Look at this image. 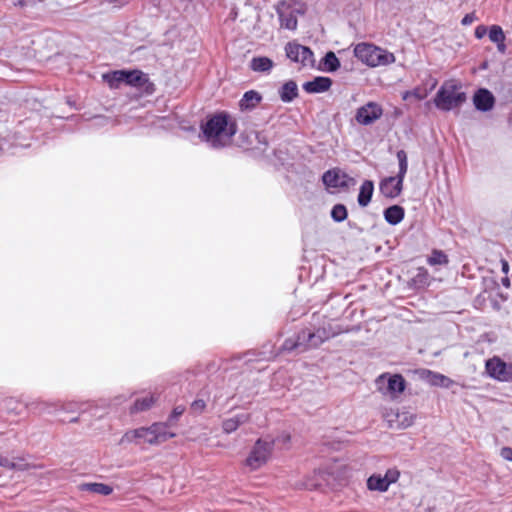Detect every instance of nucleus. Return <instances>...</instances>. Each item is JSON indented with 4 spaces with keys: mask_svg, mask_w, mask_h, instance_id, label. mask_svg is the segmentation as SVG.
<instances>
[{
    "mask_svg": "<svg viewBox=\"0 0 512 512\" xmlns=\"http://www.w3.org/2000/svg\"><path fill=\"white\" fill-rule=\"evenodd\" d=\"M238 127L234 119L225 112L208 116L201 124L200 139L210 148L221 149L231 145Z\"/></svg>",
    "mask_w": 512,
    "mask_h": 512,
    "instance_id": "obj_1",
    "label": "nucleus"
},
{
    "mask_svg": "<svg viewBox=\"0 0 512 512\" xmlns=\"http://www.w3.org/2000/svg\"><path fill=\"white\" fill-rule=\"evenodd\" d=\"M173 432L168 431V424L154 423L150 427H141L127 431L121 438L120 443H139L141 440L149 444H160L174 437Z\"/></svg>",
    "mask_w": 512,
    "mask_h": 512,
    "instance_id": "obj_2",
    "label": "nucleus"
},
{
    "mask_svg": "<svg viewBox=\"0 0 512 512\" xmlns=\"http://www.w3.org/2000/svg\"><path fill=\"white\" fill-rule=\"evenodd\" d=\"M466 93L461 90V86L455 81H445L434 98V105L437 109L448 112L458 109L466 101Z\"/></svg>",
    "mask_w": 512,
    "mask_h": 512,
    "instance_id": "obj_3",
    "label": "nucleus"
},
{
    "mask_svg": "<svg viewBox=\"0 0 512 512\" xmlns=\"http://www.w3.org/2000/svg\"><path fill=\"white\" fill-rule=\"evenodd\" d=\"M397 159L399 162L398 174L384 178L379 184L381 194L390 199H394L401 194L403 181L408 170L407 154L404 150L397 152Z\"/></svg>",
    "mask_w": 512,
    "mask_h": 512,
    "instance_id": "obj_4",
    "label": "nucleus"
},
{
    "mask_svg": "<svg viewBox=\"0 0 512 512\" xmlns=\"http://www.w3.org/2000/svg\"><path fill=\"white\" fill-rule=\"evenodd\" d=\"M354 55L371 67L385 66L395 61L392 53L368 43L357 44L354 48Z\"/></svg>",
    "mask_w": 512,
    "mask_h": 512,
    "instance_id": "obj_5",
    "label": "nucleus"
},
{
    "mask_svg": "<svg viewBox=\"0 0 512 512\" xmlns=\"http://www.w3.org/2000/svg\"><path fill=\"white\" fill-rule=\"evenodd\" d=\"M304 12V5L297 2L282 1L277 6L280 25L288 30H295L297 28V16L304 14Z\"/></svg>",
    "mask_w": 512,
    "mask_h": 512,
    "instance_id": "obj_6",
    "label": "nucleus"
},
{
    "mask_svg": "<svg viewBox=\"0 0 512 512\" xmlns=\"http://www.w3.org/2000/svg\"><path fill=\"white\" fill-rule=\"evenodd\" d=\"M274 441L258 439L248 455L245 463L251 470H256L263 466L269 459Z\"/></svg>",
    "mask_w": 512,
    "mask_h": 512,
    "instance_id": "obj_7",
    "label": "nucleus"
},
{
    "mask_svg": "<svg viewBox=\"0 0 512 512\" xmlns=\"http://www.w3.org/2000/svg\"><path fill=\"white\" fill-rule=\"evenodd\" d=\"M376 385L378 390L384 394L389 395L392 398H396L399 394H401L405 389V380L399 375H380L376 379Z\"/></svg>",
    "mask_w": 512,
    "mask_h": 512,
    "instance_id": "obj_8",
    "label": "nucleus"
},
{
    "mask_svg": "<svg viewBox=\"0 0 512 512\" xmlns=\"http://www.w3.org/2000/svg\"><path fill=\"white\" fill-rule=\"evenodd\" d=\"M485 367L490 377L501 382H512V362L494 356L486 361Z\"/></svg>",
    "mask_w": 512,
    "mask_h": 512,
    "instance_id": "obj_9",
    "label": "nucleus"
},
{
    "mask_svg": "<svg viewBox=\"0 0 512 512\" xmlns=\"http://www.w3.org/2000/svg\"><path fill=\"white\" fill-rule=\"evenodd\" d=\"M299 333L304 351L320 346L324 341L335 335L334 332L326 327H320L316 330L304 329Z\"/></svg>",
    "mask_w": 512,
    "mask_h": 512,
    "instance_id": "obj_10",
    "label": "nucleus"
},
{
    "mask_svg": "<svg viewBox=\"0 0 512 512\" xmlns=\"http://www.w3.org/2000/svg\"><path fill=\"white\" fill-rule=\"evenodd\" d=\"M286 56L294 62L300 63L303 66H313L314 56L310 48L300 45L295 42H289L285 46Z\"/></svg>",
    "mask_w": 512,
    "mask_h": 512,
    "instance_id": "obj_11",
    "label": "nucleus"
},
{
    "mask_svg": "<svg viewBox=\"0 0 512 512\" xmlns=\"http://www.w3.org/2000/svg\"><path fill=\"white\" fill-rule=\"evenodd\" d=\"M383 114L382 107L376 102H368L359 107L355 119L361 125H370L378 120Z\"/></svg>",
    "mask_w": 512,
    "mask_h": 512,
    "instance_id": "obj_12",
    "label": "nucleus"
},
{
    "mask_svg": "<svg viewBox=\"0 0 512 512\" xmlns=\"http://www.w3.org/2000/svg\"><path fill=\"white\" fill-rule=\"evenodd\" d=\"M322 180L327 187L331 188H348L355 184L354 178L339 169L326 171Z\"/></svg>",
    "mask_w": 512,
    "mask_h": 512,
    "instance_id": "obj_13",
    "label": "nucleus"
},
{
    "mask_svg": "<svg viewBox=\"0 0 512 512\" xmlns=\"http://www.w3.org/2000/svg\"><path fill=\"white\" fill-rule=\"evenodd\" d=\"M473 103L477 110L487 112L494 107L495 98L488 89L480 88L473 96Z\"/></svg>",
    "mask_w": 512,
    "mask_h": 512,
    "instance_id": "obj_14",
    "label": "nucleus"
},
{
    "mask_svg": "<svg viewBox=\"0 0 512 512\" xmlns=\"http://www.w3.org/2000/svg\"><path fill=\"white\" fill-rule=\"evenodd\" d=\"M385 418L389 422L391 427L405 429L410 427L415 420V416L407 411L397 413H386Z\"/></svg>",
    "mask_w": 512,
    "mask_h": 512,
    "instance_id": "obj_15",
    "label": "nucleus"
},
{
    "mask_svg": "<svg viewBox=\"0 0 512 512\" xmlns=\"http://www.w3.org/2000/svg\"><path fill=\"white\" fill-rule=\"evenodd\" d=\"M332 85V80L329 77L318 76L313 80L305 82L303 89L309 94L323 93Z\"/></svg>",
    "mask_w": 512,
    "mask_h": 512,
    "instance_id": "obj_16",
    "label": "nucleus"
},
{
    "mask_svg": "<svg viewBox=\"0 0 512 512\" xmlns=\"http://www.w3.org/2000/svg\"><path fill=\"white\" fill-rule=\"evenodd\" d=\"M262 100V96L255 90H249L244 93L239 101L241 111H250L254 109Z\"/></svg>",
    "mask_w": 512,
    "mask_h": 512,
    "instance_id": "obj_17",
    "label": "nucleus"
},
{
    "mask_svg": "<svg viewBox=\"0 0 512 512\" xmlns=\"http://www.w3.org/2000/svg\"><path fill=\"white\" fill-rule=\"evenodd\" d=\"M250 416L247 413H240L222 422V429L226 434H230L238 429L241 424L248 422Z\"/></svg>",
    "mask_w": 512,
    "mask_h": 512,
    "instance_id": "obj_18",
    "label": "nucleus"
},
{
    "mask_svg": "<svg viewBox=\"0 0 512 512\" xmlns=\"http://www.w3.org/2000/svg\"><path fill=\"white\" fill-rule=\"evenodd\" d=\"M252 71L269 74L274 67V62L265 56L253 57L249 63Z\"/></svg>",
    "mask_w": 512,
    "mask_h": 512,
    "instance_id": "obj_19",
    "label": "nucleus"
},
{
    "mask_svg": "<svg viewBox=\"0 0 512 512\" xmlns=\"http://www.w3.org/2000/svg\"><path fill=\"white\" fill-rule=\"evenodd\" d=\"M488 36L491 42L497 45V50L500 53L506 52L505 39L506 36L504 34L503 29L499 25H492L489 28Z\"/></svg>",
    "mask_w": 512,
    "mask_h": 512,
    "instance_id": "obj_20",
    "label": "nucleus"
},
{
    "mask_svg": "<svg viewBox=\"0 0 512 512\" xmlns=\"http://www.w3.org/2000/svg\"><path fill=\"white\" fill-rule=\"evenodd\" d=\"M279 96L285 103L292 102L298 96V87L296 82L292 80L285 82L279 89Z\"/></svg>",
    "mask_w": 512,
    "mask_h": 512,
    "instance_id": "obj_21",
    "label": "nucleus"
},
{
    "mask_svg": "<svg viewBox=\"0 0 512 512\" xmlns=\"http://www.w3.org/2000/svg\"><path fill=\"white\" fill-rule=\"evenodd\" d=\"M80 491H87L99 495H110L113 492V488L110 485L104 483H82L78 486Z\"/></svg>",
    "mask_w": 512,
    "mask_h": 512,
    "instance_id": "obj_22",
    "label": "nucleus"
},
{
    "mask_svg": "<svg viewBox=\"0 0 512 512\" xmlns=\"http://www.w3.org/2000/svg\"><path fill=\"white\" fill-rule=\"evenodd\" d=\"M374 192V183L371 180H365L360 186L358 194V204L361 207H366L372 198Z\"/></svg>",
    "mask_w": 512,
    "mask_h": 512,
    "instance_id": "obj_23",
    "label": "nucleus"
},
{
    "mask_svg": "<svg viewBox=\"0 0 512 512\" xmlns=\"http://www.w3.org/2000/svg\"><path fill=\"white\" fill-rule=\"evenodd\" d=\"M404 209L399 205H393L384 210V218L391 225H397L404 218Z\"/></svg>",
    "mask_w": 512,
    "mask_h": 512,
    "instance_id": "obj_24",
    "label": "nucleus"
},
{
    "mask_svg": "<svg viewBox=\"0 0 512 512\" xmlns=\"http://www.w3.org/2000/svg\"><path fill=\"white\" fill-rule=\"evenodd\" d=\"M424 374L426 375L427 381L433 386L448 388L452 384V380L443 374L430 370H426Z\"/></svg>",
    "mask_w": 512,
    "mask_h": 512,
    "instance_id": "obj_25",
    "label": "nucleus"
},
{
    "mask_svg": "<svg viewBox=\"0 0 512 512\" xmlns=\"http://www.w3.org/2000/svg\"><path fill=\"white\" fill-rule=\"evenodd\" d=\"M367 487L373 491L385 492L389 488L384 476L380 474H373L367 480Z\"/></svg>",
    "mask_w": 512,
    "mask_h": 512,
    "instance_id": "obj_26",
    "label": "nucleus"
},
{
    "mask_svg": "<svg viewBox=\"0 0 512 512\" xmlns=\"http://www.w3.org/2000/svg\"><path fill=\"white\" fill-rule=\"evenodd\" d=\"M436 84H437V81L435 80L432 83L430 90H428L424 87H416L412 90L405 91L402 94V99L406 101V100H409L411 97H413L416 100H423L428 96L429 92L435 88Z\"/></svg>",
    "mask_w": 512,
    "mask_h": 512,
    "instance_id": "obj_27",
    "label": "nucleus"
},
{
    "mask_svg": "<svg viewBox=\"0 0 512 512\" xmlns=\"http://www.w3.org/2000/svg\"><path fill=\"white\" fill-rule=\"evenodd\" d=\"M147 81L146 74L139 70H125V84L131 86H142Z\"/></svg>",
    "mask_w": 512,
    "mask_h": 512,
    "instance_id": "obj_28",
    "label": "nucleus"
},
{
    "mask_svg": "<svg viewBox=\"0 0 512 512\" xmlns=\"http://www.w3.org/2000/svg\"><path fill=\"white\" fill-rule=\"evenodd\" d=\"M155 402L154 395H145L137 398L131 408L132 413L142 412L150 409Z\"/></svg>",
    "mask_w": 512,
    "mask_h": 512,
    "instance_id": "obj_29",
    "label": "nucleus"
},
{
    "mask_svg": "<svg viewBox=\"0 0 512 512\" xmlns=\"http://www.w3.org/2000/svg\"><path fill=\"white\" fill-rule=\"evenodd\" d=\"M322 69L327 72H334L336 71L339 66L340 62L339 59L336 57L334 52H328L322 59Z\"/></svg>",
    "mask_w": 512,
    "mask_h": 512,
    "instance_id": "obj_30",
    "label": "nucleus"
},
{
    "mask_svg": "<svg viewBox=\"0 0 512 512\" xmlns=\"http://www.w3.org/2000/svg\"><path fill=\"white\" fill-rule=\"evenodd\" d=\"M427 263L431 266L447 265L449 263V259L442 250L434 249L427 258Z\"/></svg>",
    "mask_w": 512,
    "mask_h": 512,
    "instance_id": "obj_31",
    "label": "nucleus"
},
{
    "mask_svg": "<svg viewBox=\"0 0 512 512\" xmlns=\"http://www.w3.org/2000/svg\"><path fill=\"white\" fill-rule=\"evenodd\" d=\"M104 79L111 88H118L119 84L125 83V70L114 71L111 74L104 75Z\"/></svg>",
    "mask_w": 512,
    "mask_h": 512,
    "instance_id": "obj_32",
    "label": "nucleus"
},
{
    "mask_svg": "<svg viewBox=\"0 0 512 512\" xmlns=\"http://www.w3.org/2000/svg\"><path fill=\"white\" fill-rule=\"evenodd\" d=\"M282 350H297L298 352H304L302 340L300 339V333H298L295 338L286 339L282 345Z\"/></svg>",
    "mask_w": 512,
    "mask_h": 512,
    "instance_id": "obj_33",
    "label": "nucleus"
},
{
    "mask_svg": "<svg viewBox=\"0 0 512 512\" xmlns=\"http://www.w3.org/2000/svg\"><path fill=\"white\" fill-rule=\"evenodd\" d=\"M331 217L336 222H342L347 218V209L343 204H336L331 210Z\"/></svg>",
    "mask_w": 512,
    "mask_h": 512,
    "instance_id": "obj_34",
    "label": "nucleus"
},
{
    "mask_svg": "<svg viewBox=\"0 0 512 512\" xmlns=\"http://www.w3.org/2000/svg\"><path fill=\"white\" fill-rule=\"evenodd\" d=\"M0 467H4L10 470H26L28 465H20L10 461L7 457L0 455Z\"/></svg>",
    "mask_w": 512,
    "mask_h": 512,
    "instance_id": "obj_35",
    "label": "nucleus"
},
{
    "mask_svg": "<svg viewBox=\"0 0 512 512\" xmlns=\"http://www.w3.org/2000/svg\"><path fill=\"white\" fill-rule=\"evenodd\" d=\"M399 476H400V472L397 469L393 468V469H388L386 471L384 478L390 486L392 483H395L398 480Z\"/></svg>",
    "mask_w": 512,
    "mask_h": 512,
    "instance_id": "obj_36",
    "label": "nucleus"
},
{
    "mask_svg": "<svg viewBox=\"0 0 512 512\" xmlns=\"http://www.w3.org/2000/svg\"><path fill=\"white\" fill-rule=\"evenodd\" d=\"M184 411H185L184 406H182V405L176 406L173 409L171 415L169 416V419H168L169 423H173V422L177 421V419L184 413Z\"/></svg>",
    "mask_w": 512,
    "mask_h": 512,
    "instance_id": "obj_37",
    "label": "nucleus"
},
{
    "mask_svg": "<svg viewBox=\"0 0 512 512\" xmlns=\"http://www.w3.org/2000/svg\"><path fill=\"white\" fill-rule=\"evenodd\" d=\"M206 407V403L202 399H196L191 403V410L194 413H201Z\"/></svg>",
    "mask_w": 512,
    "mask_h": 512,
    "instance_id": "obj_38",
    "label": "nucleus"
},
{
    "mask_svg": "<svg viewBox=\"0 0 512 512\" xmlns=\"http://www.w3.org/2000/svg\"><path fill=\"white\" fill-rule=\"evenodd\" d=\"M487 32H489V30L487 29L486 26L484 25H478L476 28H475V37L477 39H482L486 34Z\"/></svg>",
    "mask_w": 512,
    "mask_h": 512,
    "instance_id": "obj_39",
    "label": "nucleus"
},
{
    "mask_svg": "<svg viewBox=\"0 0 512 512\" xmlns=\"http://www.w3.org/2000/svg\"><path fill=\"white\" fill-rule=\"evenodd\" d=\"M500 455L503 459L511 461L512 462V448L510 447H503L500 451Z\"/></svg>",
    "mask_w": 512,
    "mask_h": 512,
    "instance_id": "obj_40",
    "label": "nucleus"
},
{
    "mask_svg": "<svg viewBox=\"0 0 512 512\" xmlns=\"http://www.w3.org/2000/svg\"><path fill=\"white\" fill-rule=\"evenodd\" d=\"M474 20H475V15H474V14H472V13H470V14H466V15L462 18L461 23H462L463 25L467 26V25L472 24V23L474 22Z\"/></svg>",
    "mask_w": 512,
    "mask_h": 512,
    "instance_id": "obj_41",
    "label": "nucleus"
},
{
    "mask_svg": "<svg viewBox=\"0 0 512 512\" xmlns=\"http://www.w3.org/2000/svg\"><path fill=\"white\" fill-rule=\"evenodd\" d=\"M17 401L13 398H8L5 400V407L8 409V410H11V411H14L16 409V407H14V405H17Z\"/></svg>",
    "mask_w": 512,
    "mask_h": 512,
    "instance_id": "obj_42",
    "label": "nucleus"
},
{
    "mask_svg": "<svg viewBox=\"0 0 512 512\" xmlns=\"http://www.w3.org/2000/svg\"><path fill=\"white\" fill-rule=\"evenodd\" d=\"M290 440V436L288 434H285L278 438V441H282L283 443H286Z\"/></svg>",
    "mask_w": 512,
    "mask_h": 512,
    "instance_id": "obj_43",
    "label": "nucleus"
},
{
    "mask_svg": "<svg viewBox=\"0 0 512 512\" xmlns=\"http://www.w3.org/2000/svg\"><path fill=\"white\" fill-rule=\"evenodd\" d=\"M508 269H509V265H508L507 261H502V271L504 273H507Z\"/></svg>",
    "mask_w": 512,
    "mask_h": 512,
    "instance_id": "obj_44",
    "label": "nucleus"
},
{
    "mask_svg": "<svg viewBox=\"0 0 512 512\" xmlns=\"http://www.w3.org/2000/svg\"><path fill=\"white\" fill-rule=\"evenodd\" d=\"M503 285H504V286H506V287H509L510 282H509V279H508V278L503 279Z\"/></svg>",
    "mask_w": 512,
    "mask_h": 512,
    "instance_id": "obj_45",
    "label": "nucleus"
}]
</instances>
